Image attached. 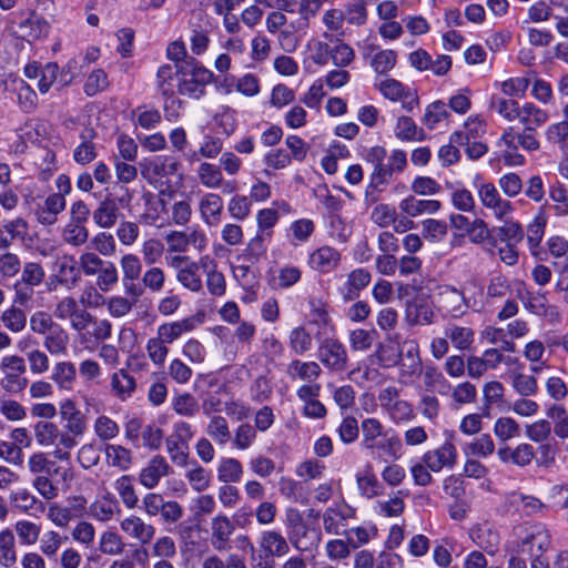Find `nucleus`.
I'll use <instances>...</instances> for the list:
<instances>
[{"instance_id": "6ab92c4d", "label": "nucleus", "mask_w": 568, "mask_h": 568, "mask_svg": "<svg viewBox=\"0 0 568 568\" xmlns=\"http://www.w3.org/2000/svg\"><path fill=\"white\" fill-rule=\"evenodd\" d=\"M9 501L13 509L23 514L34 515L44 510V504L27 488L11 491Z\"/></svg>"}, {"instance_id": "c756f323", "label": "nucleus", "mask_w": 568, "mask_h": 568, "mask_svg": "<svg viewBox=\"0 0 568 568\" xmlns=\"http://www.w3.org/2000/svg\"><path fill=\"white\" fill-rule=\"evenodd\" d=\"M399 209L408 216L415 217L420 214H432L440 209V202L436 200H419L408 196L399 203Z\"/></svg>"}, {"instance_id": "49530a36", "label": "nucleus", "mask_w": 568, "mask_h": 568, "mask_svg": "<svg viewBox=\"0 0 568 568\" xmlns=\"http://www.w3.org/2000/svg\"><path fill=\"white\" fill-rule=\"evenodd\" d=\"M125 549V542L122 537L112 530H105L100 536L99 550L106 556L122 555Z\"/></svg>"}, {"instance_id": "f3484780", "label": "nucleus", "mask_w": 568, "mask_h": 568, "mask_svg": "<svg viewBox=\"0 0 568 568\" xmlns=\"http://www.w3.org/2000/svg\"><path fill=\"white\" fill-rule=\"evenodd\" d=\"M120 528L129 537L139 540L142 545L149 544L155 535V527L153 525L146 524L142 518L134 515L121 520Z\"/></svg>"}, {"instance_id": "4c0bfd02", "label": "nucleus", "mask_w": 568, "mask_h": 568, "mask_svg": "<svg viewBox=\"0 0 568 568\" xmlns=\"http://www.w3.org/2000/svg\"><path fill=\"white\" fill-rule=\"evenodd\" d=\"M111 387L115 396L121 400L129 398L135 390L136 383L132 375L125 369H120L111 377Z\"/></svg>"}, {"instance_id": "a18cd8bd", "label": "nucleus", "mask_w": 568, "mask_h": 568, "mask_svg": "<svg viewBox=\"0 0 568 568\" xmlns=\"http://www.w3.org/2000/svg\"><path fill=\"white\" fill-rule=\"evenodd\" d=\"M243 476V466L235 458H223L217 468V479L221 483H239Z\"/></svg>"}, {"instance_id": "dca6fc26", "label": "nucleus", "mask_w": 568, "mask_h": 568, "mask_svg": "<svg viewBox=\"0 0 568 568\" xmlns=\"http://www.w3.org/2000/svg\"><path fill=\"white\" fill-rule=\"evenodd\" d=\"M29 233V225L22 217L3 222L0 225V250L7 251L14 242H24Z\"/></svg>"}, {"instance_id": "393cba45", "label": "nucleus", "mask_w": 568, "mask_h": 568, "mask_svg": "<svg viewBox=\"0 0 568 568\" xmlns=\"http://www.w3.org/2000/svg\"><path fill=\"white\" fill-rule=\"evenodd\" d=\"M234 530L233 525L225 515H219L212 519V546L216 550H224Z\"/></svg>"}, {"instance_id": "8fccbe9b", "label": "nucleus", "mask_w": 568, "mask_h": 568, "mask_svg": "<svg viewBox=\"0 0 568 568\" xmlns=\"http://www.w3.org/2000/svg\"><path fill=\"white\" fill-rule=\"evenodd\" d=\"M0 318L3 326L12 333H20L27 326V314L16 305L3 311Z\"/></svg>"}, {"instance_id": "a19ab883", "label": "nucleus", "mask_w": 568, "mask_h": 568, "mask_svg": "<svg viewBox=\"0 0 568 568\" xmlns=\"http://www.w3.org/2000/svg\"><path fill=\"white\" fill-rule=\"evenodd\" d=\"M20 29L23 30L24 37L38 40L49 34L50 24L43 17L32 13L20 24Z\"/></svg>"}, {"instance_id": "37998d69", "label": "nucleus", "mask_w": 568, "mask_h": 568, "mask_svg": "<svg viewBox=\"0 0 568 568\" xmlns=\"http://www.w3.org/2000/svg\"><path fill=\"white\" fill-rule=\"evenodd\" d=\"M29 325L31 332L39 336H45L57 331V327L60 326V324L53 320V316L45 311L34 312L30 316Z\"/></svg>"}, {"instance_id": "39448f33", "label": "nucleus", "mask_w": 568, "mask_h": 568, "mask_svg": "<svg viewBox=\"0 0 568 568\" xmlns=\"http://www.w3.org/2000/svg\"><path fill=\"white\" fill-rule=\"evenodd\" d=\"M2 387L6 392L17 394L24 390L29 384L24 376L27 372L26 359L19 355H7L1 358Z\"/></svg>"}, {"instance_id": "e2e57ef3", "label": "nucleus", "mask_w": 568, "mask_h": 568, "mask_svg": "<svg viewBox=\"0 0 568 568\" xmlns=\"http://www.w3.org/2000/svg\"><path fill=\"white\" fill-rule=\"evenodd\" d=\"M261 548L267 557H281L284 554V537L276 531L262 532Z\"/></svg>"}, {"instance_id": "ddd939ff", "label": "nucleus", "mask_w": 568, "mask_h": 568, "mask_svg": "<svg viewBox=\"0 0 568 568\" xmlns=\"http://www.w3.org/2000/svg\"><path fill=\"white\" fill-rule=\"evenodd\" d=\"M321 8L320 0H302L301 3L286 0V12L291 13V19L286 17V23L295 30L304 29L308 23V16L314 14Z\"/></svg>"}, {"instance_id": "603ef678", "label": "nucleus", "mask_w": 568, "mask_h": 568, "mask_svg": "<svg viewBox=\"0 0 568 568\" xmlns=\"http://www.w3.org/2000/svg\"><path fill=\"white\" fill-rule=\"evenodd\" d=\"M114 487L126 508L133 509L138 506L139 498L133 486V478L131 476H121L116 479Z\"/></svg>"}, {"instance_id": "1a4fd4ad", "label": "nucleus", "mask_w": 568, "mask_h": 568, "mask_svg": "<svg viewBox=\"0 0 568 568\" xmlns=\"http://www.w3.org/2000/svg\"><path fill=\"white\" fill-rule=\"evenodd\" d=\"M318 357L329 369L344 372L348 366L346 347L336 338H325L318 347Z\"/></svg>"}, {"instance_id": "69168bd1", "label": "nucleus", "mask_w": 568, "mask_h": 568, "mask_svg": "<svg viewBox=\"0 0 568 568\" xmlns=\"http://www.w3.org/2000/svg\"><path fill=\"white\" fill-rule=\"evenodd\" d=\"M136 303L123 295H113L105 300L104 305L114 318L124 317L131 313Z\"/></svg>"}, {"instance_id": "bf43d9fd", "label": "nucleus", "mask_w": 568, "mask_h": 568, "mask_svg": "<svg viewBox=\"0 0 568 568\" xmlns=\"http://www.w3.org/2000/svg\"><path fill=\"white\" fill-rule=\"evenodd\" d=\"M197 176L202 185L209 189H219L223 183V175L216 165L207 162L200 164Z\"/></svg>"}, {"instance_id": "f8f14e48", "label": "nucleus", "mask_w": 568, "mask_h": 568, "mask_svg": "<svg viewBox=\"0 0 568 568\" xmlns=\"http://www.w3.org/2000/svg\"><path fill=\"white\" fill-rule=\"evenodd\" d=\"M171 467L162 455L153 456L139 474V483L146 489L155 488L161 478L169 475Z\"/></svg>"}, {"instance_id": "4d7b16f0", "label": "nucleus", "mask_w": 568, "mask_h": 568, "mask_svg": "<svg viewBox=\"0 0 568 568\" xmlns=\"http://www.w3.org/2000/svg\"><path fill=\"white\" fill-rule=\"evenodd\" d=\"M44 277L45 271L40 263L27 262L22 266L20 278L17 282L31 287H36L42 284Z\"/></svg>"}, {"instance_id": "f257e3e1", "label": "nucleus", "mask_w": 568, "mask_h": 568, "mask_svg": "<svg viewBox=\"0 0 568 568\" xmlns=\"http://www.w3.org/2000/svg\"><path fill=\"white\" fill-rule=\"evenodd\" d=\"M34 438L42 447L54 446V457L59 460H69L70 450L73 449L78 442L72 439L52 422H38L34 425Z\"/></svg>"}, {"instance_id": "bb28decb", "label": "nucleus", "mask_w": 568, "mask_h": 568, "mask_svg": "<svg viewBox=\"0 0 568 568\" xmlns=\"http://www.w3.org/2000/svg\"><path fill=\"white\" fill-rule=\"evenodd\" d=\"M399 335H389L386 343H379L375 355L378 363L385 367L395 366L400 361Z\"/></svg>"}, {"instance_id": "a878e982", "label": "nucleus", "mask_w": 568, "mask_h": 568, "mask_svg": "<svg viewBox=\"0 0 568 568\" xmlns=\"http://www.w3.org/2000/svg\"><path fill=\"white\" fill-rule=\"evenodd\" d=\"M50 379L59 389L70 390L77 379V368L72 362H57L51 371Z\"/></svg>"}, {"instance_id": "20e7f679", "label": "nucleus", "mask_w": 568, "mask_h": 568, "mask_svg": "<svg viewBox=\"0 0 568 568\" xmlns=\"http://www.w3.org/2000/svg\"><path fill=\"white\" fill-rule=\"evenodd\" d=\"M501 141L507 146L505 159L515 165L524 162V156L516 153L519 146L529 152L537 151L540 148L537 130L523 129L517 132L514 128H509L504 132Z\"/></svg>"}, {"instance_id": "338daca9", "label": "nucleus", "mask_w": 568, "mask_h": 568, "mask_svg": "<svg viewBox=\"0 0 568 568\" xmlns=\"http://www.w3.org/2000/svg\"><path fill=\"white\" fill-rule=\"evenodd\" d=\"M173 410L180 416L193 417L200 409L199 403L190 393H183L173 398Z\"/></svg>"}, {"instance_id": "052dcab7", "label": "nucleus", "mask_w": 568, "mask_h": 568, "mask_svg": "<svg viewBox=\"0 0 568 568\" xmlns=\"http://www.w3.org/2000/svg\"><path fill=\"white\" fill-rule=\"evenodd\" d=\"M363 445L367 449L377 447L376 439L383 435L384 427L376 418H366L362 422Z\"/></svg>"}, {"instance_id": "5fc2aeb1", "label": "nucleus", "mask_w": 568, "mask_h": 568, "mask_svg": "<svg viewBox=\"0 0 568 568\" xmlns=\"http://www.w3.org/2000/svg\"><path fill=\"white\" fill-rule=\"evenodd\" d=\"M14 531L21 545L32 546L39 540L41 527L33 521L22 519L14 524Z\"/></svg>"}, {"instance_id": "412c9836", "label": "nucleus", "mask_w": 568, "mask_h": 568, "mask_svg": "<svg viewBox=\"0 0 568 568\" xmlns=\"http://www.w3.org/2000/svg\"><path fill=\"white\" fill-rule=\"evenodd\" d=\"M341 260L338 251L331 246H322L310 255V266L322 273L333 271Z\"/></svg>"}, {"instance_id": "5701e85b", "label": "nucleus", "mask_w": 568, "mask_h": 568, "mask_svg": "<svg viewBox=\"0 0 568 568\" xmlns=\"http://www.w3.org/2000/svg\"><path fill=\"white\" fill-rule=\"evenodd\" d=\"M120 210L114 199L104 197L93 211V221L101 229L112 227L119 217Z\"/></svg>"}, {"instance_id": "aec40b11", "label": "nucleus", "mask_w": 568, "mask_h": 568, "mask_svg": "<svg viewBox=\"0 0 568 568\" xmlns=\"http://www.w3.org/2000/svg\"><path fill=\"white\" fill-rule=\"evenodd\" d=\"M201 219L207 226H216L221 222L223 200L216 193L204 194L199 203Z\"/></svg>"}, {"instance_id": "4468645a", "label": "nucleus", "mask_w": 568, "mask_h": 568, "mask_svg": "<svg viewBox=\"0 0 568 568\" xmlns=\"http://www.w3.org/2000/svg\"><path fill=\"white\" fill-rule=\"evenodd\" d=\"M30 338L20 339L17 344L20 352L24 353L28 367L33 375H43L50 369L49 353L39 347H29Z\"/></svg>"}, {"instance_id": "423d86ee", "label": "nucleus", "mask_w": 568, "mask_h": 568, "mask_svg": "<svg viewBox=\"0 0 568 568\" xmlns=\"http://www.w3.org/2000/svg\"><path fill=\"white\" fill-rule=\"evenodd\" d=\"M474 184L477 189L481 205L491 211L496 219L504 220L511 214L514 211L513 204L501 197L494 183L483 182L481 178L477 175L474 180Z\"/></svg>"}, {"instance_id": "774afa93", "label": "nucleus", "mask_w": 568, "mask_h": 568, "mask_svg": "<svg viewBox=\"0 0 568 568\" xmlns=\"http://www.w3.org/2000/svg\"><path fill=\"white\" fill-rule=\"evenodd\" d=\"M549 197L555 203L554 209L558 215L568 214V189L560 181L550 185Z\"/></svg>"}, {"instance_id": "f03ea898", "label": "nucleus", "mask_w": 568, "mask_h": 568, "mask_svg": "<svg viewBox=\"0 0 568 568\" xmlns=\"http://www.w3.org/2000/svg\"><path fill=\"white\" fill-rule=\"evenodd\" d=\"M180 72L178 93L194 99H200L204 94L205 87L212 82L214 77L213 72L199 64L193 58L182 64Z\"/></svg>"}, {"instance_id": "de8ad7c7", "label": "nucleus", "mask_w": 568, "mask_h": 568, "mask_svg": "<svg viewBox=\"0 0 568 568\" xmlns=\"http://www.w3.org/2000/svg\"><path fill=\"white\" fill-rule=\"evenodd\" d=\"M165 447L166 452L169 454V457L171 462L180 467H186L189 466V449L190 447L184 444L183 442H180L175 439L173 436L169 435L165 438Z\"/></svg>"}, {"instance_id": "680f3d73", "label": "nucleus", "mask_w": 568, "mask_h": 568, "mask_svg": "<svg viewBox=\"0 0 568 568\" xmlns=\"http://www.w3.org/2000/svg\"><path fill=\"white\" fill-rule=\"evenodd\" d=\"M141 281L144 290L159 293L164 288L166 275L163 268L153 265L143 272Z\"/></svg>"}, {"instance_id": "7ed1b4c3", "label": "nucleus", "mask_w": 568, "mask_h": 568, "mask_svg": "<svg viewBox=\"0 0 568 568\" xmlns=\"http://www.w3.org/2000/svg\"><path fill=\"white\" fill-rule=\"evenodd\" d=\"M437 297L440 310L454 318H460L468 310L480 312L484 308L483 301L466 297L464 291L450 285L442 286Z\"/></svg>"}, {"instance_id": "0e129e2a", "label": "nucleus", "mask_w": 568, "mask_h": 568, "mask_svg": "<svg viewBox=\"0 0 568 568\" xmlns=\"http://www.w3.org/2000/svg\"><path fill=\"white\" fill-rule=\"evenodd\" d=\"M290 347L296 355H303L312 348L313 341L311 334L303 326L295 327L290 333Z\"/></svg>"}, {"instance_id": "c9c22d12", "label": "nucleus", "mask_w": 568, "mask_h": 568, "mask_svg": "<svg viewBox=\"0 0 568 568\" xmlns=\"http://www.w3.org/2000/svg\"><path fill=\"white\" fill-rule=\"evenodd\" d=\"M18 552L16 538L11 529L6 528L0 531V565L11 567L17 562Z\"/></svg>"}, {"instance_id": "cd10ccee", "label": "nucleus", "mask_w": 568, "mask_h": 568, "mask_svg": "<svg viewBox=\"0 0 568 568\" xmlns=\"http://www.w3.org/2000/svg\"><path fill=\"white\" fill-rule=\"evenodd\" d=\"M69 537L55 530H47L39 537V550L48 559L57 560L62 546Z\"/></svg>"}, {"instance_id": "6e6552de", "label": "nucleus", "mask_w": 568, "mask_h": 568, "mask_svg": "<svg viewBox=\"0 0 568 568\" xmlns=\"http://www.w3.org/2000/svg\"><path fill=\"white\" fill-rule=\"evenodd\" d=\"M550 545V535L545 526L534 525L518 546L517 554H527L531 560L541 559Z\"/></svg>"}, {"instance_id": "9d476101", "label": "nucleus", "mask_w": 568, "mask_h": 568, "mask_svg": "<svg viewBox=\"0 0 568 568\" xmlns=\"http://www.w3.org/2000/svg\"><path fill=\"white\" fill-rule=\"evenodd\" d=\"M60 417L63 422V432L77 440L87 430V418L72 399H64L60 404Z\"/></svg>"}, {"instance_id": "4be33fe9", "label": "nucleus", "mask_w": 568, "mask_h": 568, "mask_svg": "<svg viewBox=\"0 0 568 568\" xmlns=\"http://www.w3.org/2000/svg\"><path fill=\"white\" fill-rule=\"evenodd\" d=\"M497 455L504 463L511 462L517 466L525 467L535 458V449L531 445L523 443L515 448H510L508 446L499 448Z\"/></svg>"}, {"instance_id": "c85d7f7f", "label": "nucleus", "mask_w": 568, "mask_h": 568, "mask_svg": "<svg viewBox=\"0 0 568 568\" xmlns=\"http://www.w3.org/2000/svg\"><path fill=\"white\" fill-rule=\"evenodd\" d=\"M55 281L64 286H73L80 280V268L73 256L64 255L57 261Z\"/></svg>"}, {"instance_id": "473e14b6", "label": "nucleus", "mask_w": 568, "mask_h": 568, "mask_svg": "<svg viewBox=\"0 0 568 568\" xmlns=\"http://www.w3.org/2000/svg\"><path fill=\"white\" fill-rule=\"evenodd\" d=\"M70 337L68 332L60 325L57 331L43 336V349L51 356L65 355L69 348Z\"/></svg>"}, {"instance_id": "e433bc0d", "label": "nucleus", "mask_w": 568, "mask_h": 568, "mask_svg": "<svg viewBox=\"0 0 568 568\" xmlns=\"http://www.w3.org/2000/svg\"><path fill=\"white\" fill-rule=\"evenodd\" d=\"M175 277L182 287L193 293H199L203 288L202 278L199 273V264L195 261L183 266V270H179Z\"/></svg>"}, {"instance_id": "f704fd0d", "label": "nucleus", "mask_w": 568, "mask_h": 568, "mask_svg": "<svg viewBox=\"0 0 568 568\" xmlns=\"http://www.w3.org/2000/svg\"><path fill=\"white\" fill-rule=\"evenodd\" d=\"M90 515L101 523L110 521L120 513L119 504L114 497L105 496L90 505Z\"/></svg>"}, {"instance_id": "72a5a7b5", "label": "nucleus", "mask_w": 568, "mask_h": 568, "mask_svg": "<svg viewBox=\"0 0 568 568\" xmlns=\"http://www.w3.org/2000/svg\"><path fill=\"white\" fill-rule=\"evenodd\" d=\"M516 120L523 124V129L537 130L547 122L548 114L534 103L527 102L521 105Z\"/></svg>"}, {"instance_id": "13d9d810", "label": "nucleus", "mask_w": 568, "mask_h": 568, "mask_svg": "<svg viewBox=\"0 0 568 568\" xmlns=\"http://www.w3.org/2000/svg\"><path fill=\"white\" fill-rule=\"evenodd\" d=\"M396 136L407 141H423L425 139L424 130L418 128L409 116H400L396 124Z\"/></svg>"}, {"instance_id": "09e8293b", "label": "nucleus", "mask_w": 568, "mask_h": 568, "mask_svg": "<svg viewBox=\"0 0 568 568\" xmlns=\"http://www.w3.org/2000/svg\"><path fill=\"white\" fill-rule=\"evenodd\" d=\"M94 276H97L95 285L100 292H110L119 283V271L111 261H106Z\"/></svg>"}, {"instance_id": "b1692460", "label": "nucleus", "mask_w": 568, "mask_h": 568, "mask_svg": "<svg viewBox=\"0 0 568 568\" xmlns=\"http://www.w3.org/2000/svg\"><path fill=\"white\" fill-rule=\"evenodd\" d=\"M182 71V65L164 64L158 70V85L162 94L173 97L178 92L179 78Z\"/></svg>"}, {"instance_id": "a211bd4d", "label": "nucleus", "mask_w": 568, "mask_h": 568, "mask_svg": "<svg viewBox=\"0 0 568 568\" xmlns=\"http://www.w3.org/2000/svg\"><path fill=\"white\" fill-rule=\"evenodd\" d=\"M400 352V366L402 376H413L422 371V361L419 357V347L415 341H404Z\"/></svg>"}, {"instance_id": "c03bdc74", "label": "nucleus", "mask_w": 568, "mask_h": 568, "mask_svg": "<svg viewBox=\"0 0 568 568\" xmlns=\"http://www.w3.org/2000/svg\"><path fill=\"white\" fill-rule=\"evenodd\" d=\"M191 468L185 473V478L193 490L201 493L206 490L211 485L210 473L199 465L195 460L191 462Z\"/></svg>"}, {"instance_id": "2eb2a0df", "label": "nucleus", "mask_w": 568, "mask_h": 568, "mask_svg": "<svg viewBox=\"0 0 568 568\" xmlns=\"http://www.w3.org/2000/svg\"><path fill=\"white\" fill-rule=\"evenodd\" d=\"M457 460V449L452 442L444 443L439 448L424 454L423 462L433 471L444 467H453Z\"/></svg>"}, {"instance_id": "0eeeda50", "label": "nucleus", "mask_w": 568, "mask_h": 568, "mask_svg": "<svg viewBox=\"0 0 568 568\" xmlns=\"http://www.w3.org/2000/svg\"><path fill=\"white\" fill-rule=\"evenodd\" d=\"M180 162L170 155H160L153 159H144L140 162V172L149 183H158L164 178L175 175L180 169Z\"/></svg>"}, {"instance_id": "58836bf2", "label": "nucleus", "mask_w": 568, "mask_h": 568, "mask_svg": "<svg viewBox=\"0 0 568 568\" xmlns=\"http://www.w3.org/2000/svg\"><path fill=\"white\" fill-rule=\"evenodd\" d=\"M94 136L95 132L93 130H87L85 133L81 134L82 142L73 152V159L78 164H89L97 158L95 144L92 142Z\"/></svg>"}, {"instance_id": "3c124183", "label": "nucleus", "mask_w": 568, "mask_h": 568, "mask_svg": "<svg viewBox=\"0 0 568 568\" xmlns=\"http://www.w3.org/2000/svg\"><path fill=\"white\" fill-rule=\"evenodd\" d=\"M288 373L292 378H300L301 381L312 383L320 376L321 367L315 362L294 361L288 366Z\"/></svg>"}, {"instance_id": "2f4dec72", "label": "nucleus", "mask_w": 568, "mask_h": 568, "mask_svg": "<svg viewBox=\"0 0 568 568\" xmlns=\"http://www.w3.org/2000/svg\"><path fill=\"white\" fill-rule=\"evenodd\" d=\"M371 282V273L364 268L352 271L345 283L343 297L345 301H353L359 296V292L364 290Z\"/></svg>"}, {"instance_id": "6e6d98bb", "label": "nucleus", "mask_w": 568, "mask_h": 568, "mask_svg": "<svg viewBox=\"0 0 568 568\" xmlns=\"http://www.w3.org/2000/svg\"><path fill=\"white\" fill-rule=\"evenodd\" d=\"M201 568H247L245 558L239 554H230L225 560L217 555L203 558Z\"/></svg>"}, {"instance_id": "ea45409f", "label": "nucleus", "mask_w": 568, "mask_h": 568, "mask_svg": "<svg viewBox=\"0 0 568 568\" xmlns=\"http://www.w3.org/2000/svg\"><path fill=\"white\" fill-rule=\"evenodd\" d=\"M206 434L219 445H226L232 434L227 420L221 415H213L206 426Z\"/></svg>"}, {"instance_id": "7c9ffc66", "label": "nucleus", "mask_w": 568, "mask_h": 568, "mask_svg": "<svg viewBox=\"0 0 568 568\" xmlns=\"http://www.w3.org/2000/svg\"><path fill=\"white\" fill-rule=\"evenodd\" d=\"M446 337L453 346L459 351H468L475 341V332L471 327L450 324L445 329Z\"/></svg>"}, {"instance_id": "9b49d317", "label": "nucleus", "mask_w": 568, "mask_h": 568, "mask_svg": "<svg viewBox=\"0 0 568 568\" xmlns=\"http://www.w3.org/2000/svg\"><path fill=\"white\" fill-rule=\"evenodd\" d=\"M201 324L196 315H191L182 320L166 322L158 327V337L165 344H172L183 334L194 331Z\"/></svg>"}, {"instance_id": "864d4df0", "label": "nucleus", "mask_w": 568, "mask_h": 568, "mask_svg": "<svg viewBox=\"0 0 568 568\" xmlns=\"http://www.w3.org/2000/svg\"><path fill=\"white\" fill-rule=\"evenodd\" d=\"M63 242L74 247L82 246L89 239V231L84 224L68 222L61 232Z\"/></svg>"}, {"instance_id": "79ce46f5", "label": "nucleus", "mask_w": 568, "mask_h": 568, "mask_svg": "<svg viewBox=\"0 0 568 568\" xmlns=\"http://www.w3.org/2000/svg\"><path fill=\"white\" fill-rule=\"evenodd\" d=\"M105 457L109 465L121 470H128L132 465L131 450L121 445H106Z\"/></svg>"}]
</instances>
